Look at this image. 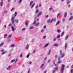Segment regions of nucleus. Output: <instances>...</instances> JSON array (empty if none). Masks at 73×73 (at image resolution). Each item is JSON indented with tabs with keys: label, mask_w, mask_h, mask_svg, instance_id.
Returning <instances> with one entry per match:
<instances>
[{
	"label": "nucleus",
	"mask_w": 73,
	"mask_h": 73,
	"mask_svg": "<svg viewBox=\"0 0 73 73\" xmlns=\"http://www.w3.org/2000/svg\"><path fill=\"white\" fill-rule=\"evenodd\" d=\"M53 62L54 65L55 66H57L55 68H54V70H52V73H54V72H55V71H57V70H58V65L55 64V61L53 60Z\"/></svg>",
	"instance_id": "f257e3e1"
},
{
	"label": "nucleus",
	"mask_w": 73,
	"mask_h": 73,
	"mask_svg": "<svg viewBox=\"0 0 73 73\" xmlns=\"http://www.w3.org/2000/svg\"><path fill=\"white\" fill-rule=\"evenodd\" d=\"M11 23L13 25L14 27H15V19H14V17H12L11 18Z\"/></svg>",
	"instance_id": "f03ea898"
},
{
	"label": "nucleus",
	"mask_w": 73,
	"mask_h": 73,
	"mask_svg": "<svg viewBox=\"0 0 73 73\" xmlns=\"http://www.w3.org/2000/svg\"><path fill=\"white\" fill-rule=\"evenodd\" d=\"M60 54L61 56V58H63L64 56H65V54L64 53H62V50H60Z\"/></svg>",
	"instance_id": "7ed1b4c3"
},
{
	"label": "nucleus",
	"mask_w": 73,
	"mask_h": 73,
	"mask_svg": "<svg viewBox=\"0 0 73 73\" xmlns=\"http://www.w3.org/2000/svg\"><path fill=\"white\" fill-rule=\"evenodd\" d=\"M65 66V65L64 64H62V65L60 73H63V72H64V68Z\"/></svg>",
	"instance_id": "20e7f679"
},
{
	"label": "nucleus",
	"mask_w": 73,
	"mask_h": 73,
	"mask_svg": "<svg viewBox=\"0 0 73 73\" xmlns=\"http://www.w3.org/2000/svg\"><path fill=\"white\" fill-rule=\"evenodd\" d=\"M36 23V21H35L34 23H33V25L35 24V27H37V26H38V25L40 23H38L35 24Z\"/></svg>",
	"instance_id": "39448f33"
},
{
	"label": "nucleus",
	"mask_w": 73,
	"mask_h": 73,
	"mask_svg": "<svg viewBox=\"0 0 73 73\" xmlns=\"http://www.w3.org/2000/svg\"><path fill=\"white\" fill-rule=\"evenodd\" d=\"M58 61L57 62V63L58 64H61V63L62 61H61V60H60V57H59L58 58Z\"/></svg>",
	"instance_id": "423d86ee"
},
{
	"label": "nucleus",
	"mask_w": 73,
	"mask_h": 73,
	"mask_svg": "<svg viewBox=\"0 0 73 73\" xmlns=\"http://www.w3.org/2000/svg\"><path fill=\"white\" fill-rule=\"evenodd\" d=\"M42 12L41 11H40L39 12V13L38 14V15L37 16V17H39L40 16H41V14H42Z\"/></svg>",
	"instance_id": "0eeeda50"
},
{
	"label": "nucleus",
	"mask_w": 73,
	"mask_h": 73,
	"mask_svg": "<svg viewBox=\"0 0 73 73\" xmlns=\"http://www.w3.org/2000/svg\"><path fill=\"white\" fill-rule=\"evenodd\" d=\"M7 12H8V11H6L5 10H4L3 11V12H2V15H4V14H5L4 13H5L6 14H7Z\"/></svg>",
	"instance_id": "6e6552de"
},
{
	"label": "nucleus",
	"mask_w": 73,
	"mask_h": 73,
	"mask_svg": "<svg viewBox=\"0 0 73 73\" xmlns=\"http://www.w3.org/2000/svg\"><path fill=\"white\" fill-rule=\"evenodd\" d=\"M1 1H1L0 3V5L1 7H2V6H3V0H1Z\"/></svg>",
	"instance_id": "1a4fd4ad"
},
{
	"label": "nucleus",
	"mask_w": 73,
	"mask_h": 73,
	"mask_svg": "<svg viewBox=\"0 0 73 73\" xmlns=\"http://www.w3.org/2000/svg\"><path fill=\"white\" fill-rule=\"evenodd\" d=\"M49 45V43H47L44 46V48H45L46 47H47V46H48Z\"/></svg>",
	"instance_id": "9d476101"
},
{
	"label": "nucleus",
	"mask_w": 73,
	"mask_h": 73,
	"mask_svg": "<svg viewBox=\"0 0 73 73\" xmlns=\"http://www.w3.org/2000/svg\"><path fill=\"white\" fill-rule=\"evenodd\" d=\"M67 16V13L65 12L64 14V17L65 18H66V16Z\"/></svg>",
	"instance_id": "9b49d317"
},
{
	"label": "nucleus",
	"mask_w": 73,
	"mask_h": 73,
	"mask_svg": "<svg viewBox=\"0 0 73 73\" xmlns=\"http://www.w3.org/2000/svg\"><path fill=\"white\" fill-rule=\"evenodd\" d=\"M29 29L30 30H32V29H34V27L31 26L29 27Z\"/></svg>",
	"instance_id": "f8f14e48"
},
{
	"label": "nucleus",
	"mask_w": 73,
	"mask_h": 73,
	"mask_svg": "<svg viewBox=\"0 0 73 73\" xmlns=\"http://www.w3.org/2000/svg\"><path fill=\"white\" fill-rule=\"evenodd\" d=\"M68 37H69V35H66L65 38V40H67V39L68 38Z\"/></svg>",
	"instance_id": "ddd939ff"
},
{
	"label": "nucleus",
	"mask_w": 73,
	"mask_h": 73,
	"mask_svg": "<svg viewBox=\"0 0 73 73\" xmlns=\"http://www.w3.org/2000/svg\"><path fill=\"white\" fill-rule=\"evenodd\" d=\"M67 47V43H65L64 45L65 49H66Z\"/></svg>",
	"instance_id": "4468645a"
},
{
	"label": "nucleus",
	"mask_w": 73,
	"mask_h": 73,
	"mask_svg": "<svg viewBox=\"0 0 73 73\" xmlns=\"http://www.w3.org/2000/svg\"><path fill=\"white\" fill-rule=\"evenodd\" d=\"M66 1L67 2V4H68L70 3V0H66Z\"/></svg>",
	"instance_id": "2eb2a0df"
},
{
	"label": "nucleus",
	"mask_w": 73,
	"mask_h": 73,
	"mask_svg": "<svg viewBox=\"0 0 73 73\" xmlns=\"http://www.w3.org/2000/svg\"><path fill=\"white\" fill-rule=\"evenodd\" d=\"M35 5V3H33V5L31 6V9H32V8H33L34 7Z\"/></svg>",
	"instance_id": "dca6fc26"
},
{
	"label": "nucleus",
	"mask_w": 73,
	"mask_h": 73,
	"mask_svg": "<svg viewBox=\"0 0 73 73\" xmlns=\"http://www.w3.org/2000/svg\"><path fill=\"white\" fill-rule=\"evenodd\" d=\"M7 52H8V51H6L5 52H2V53H1V54H2L3 55V54H5V53H7Z\"/></svg>",
	"instance_id": "f3484780"
},
{
	"label": "nucleus",
	"mask_w": 73,
	"mask_h": 73,
	"mask_svg": "<svg viewBox=\"0 0 73 73\" xmlns=\"http://www.w3.org/2000/svg\"><path fill=\"white\" fill-rule=\"evenodd\" d=\"M73 16L70 17L69 19V21H70V20H72V19H73Z\"/></svg>",
	"instance_id": "a211bd4d"
},
{
	"label": "nucleus",
	"mask_w": 73,
	"mask_h": 73,
	"mask_svg": "<svg viewBox=\"0 0 73 73\" xmlns=\"http://www.w3.org/2000/svg\"><path fill=\"white\" fill-rule=\"evenodd\" d=\"M51 52V50H50V49L49 50V52L48 53V55H50Z\"/></svg>",
	"instance_id": "6ab92c4d"
},
{
	"label": "nucleus",
	"mask_w": 73,
	"mask_h": 73,
	"mask_svg": "<svg viewBox=\"0 0 73 73\" xmlns=\"http://www.w3.org/2000/svg\"><path fill=\"white\" fill-rule=\"evenodd\" d=\"M25 48L26 49H28L29 48V45L28 44L26 45Z\"/></svg>",
	"instance_id": "aec40b11"
},
{
	"label": "nucleus",
	"mask_w": 73,
	"mask_h": 73,
	"mask_svg": "<svg viewBox=\"0 0 73 73\" xmlns=\"http://www.w3.org/2000/svg\"><path fill=\"white\" fill-rule=\"evenodd\" d=\"M33 3V1H32L30 2L29 6L31 7V5H32Z\"/></svg>",
	"instance_id": "412c9836"
},
{
	"label": "nucleus",
	"mask_w": 73,
	"mask_h": 73,
	"mask_svg": "<svg viewBox=\"0 0 73 73\" xmlns=\"http://www.w3.org/2000/svg\"><path fill=\"white\" fill-rule=\"evenodd\" d=\"M4 43V42H2L0 44V47H1Z\"/></svg>",
	"instance_id": "4be33fe9"
},
{
	"label": "nucleus",
	"mask_w": 73,
	"mask_h": 73,
	"mask_svg": "<svg viewBox=\"0 0 73 73\" xmlns=\"http://www.w3.org/2000/svg\"><path fill=\"white\" fill-rule=\"evenodd\" d=\"M58 46V44H54L53 45L54 46Z\"/></svg>",
	"instance_id": "5701e85b"
},
{
	"label": "nucleus",
	"mask_w": 73,
	"mask_h": 73,
	"mask_svg": "<svg viewBox=\"0 0 73 73\" xmlns=\"http://www.w3.org/2000/svg\"><path fill=\"white\" fill-rule=\"evenodd\" d=\"M23 1V0H19L18 1L19 4H21V3Z\"/></svg>",
	"instance_id": "b1692460"
},
{
	"label": "nucleus",
	"mask_w": 73,
	"mask_h": 73,
	"mask_svg": "<svg viewBox=\"0 0 73 73\" xmlns=\"http://www.w3.org/2000/svg\"><path fill=\"white\" fill-rule=\"evenodd\" d=\"M44 29H42L41 31V33H44Z\"/></svg>",
	"instance_id": "393cba45"
},
{
	"label": "nucleus",
	"mask_w": 73,
	"mask_h": 73,
	"mask_svg": "<svg viewBox=\"0 0 73 73\" xmlns=\"http://www.w3.org/2000/svg\"><path fill=\"white\" fill-rule=\"evenodd\" d=\"M39 12V11H38V10L37 9L36 10L35 13L36 14H37V13H38Z\"/></svg>",
	"instance_id": "a878e982"
},
{
	"label": "nucleus",
	"mask_w": 73,
	"mask_h": 73,
	"mask_svg": "<svg viewBox=\"0 0 73 73\" xmlns=\"http://www.w3.org/2000/svg\"><path fill=\"white\" fill-rule=\"evenodd\" d=\"M17 12H15L14 14V17H16L17 15Z\"/></svg>",
	"instance_id": "bb28decb"
},
{
	"label": "nucleus",
	"mask_w": 73,
	"mask_h": 73,
	"mask_svg": "<svg viewBox=\"0 0 73 73\" xmlns=\"http://www.w3.org/2000/svg\"><path fill=\"white\" fill-rule=\"evenodd\" d=\"M44 66V64H42L40 66V68H43V66Z\"/></svg>",
	"instance_id": "cd10ccee"
},
{
	"label": "nucleus",
	"mask_w": 73,
	"mask_h": 73,
	"mask_svg": "<svg viewBox=\"0 0 73 73\" xmlns=\"http://www.w3.org/2000/svg\"><path fill=\"white\" fill-rule=\"evenodd\" d=\"M64 32H63L61 34V37H62L63 36H64Z\"/></svg>",
	"instance_id": "c85d7f7f"
},
{
	"label": "nucleus",
	"mask_w": 73,
	"mask_h": 73,
	"mask_svg": "<svg viewBox=\"0 0 73 73\" xmlns=\"http://www.w3.org/2000/svg\"><path fill=\"white\" fill-rule=\"evenodd\" d=\"M11 66H9L6 68V69L7 70H9Z\"/></svg>",
	"instance_id": "c756f323"
},
{
	"label": "nucleus",
	"mask_w": 73,
	"mask_h": 73,
	"mask_svg": "<svg viewBox=\"0 0 73 73\" xmlns=\"http://www.w3.org/2000/svg\"><path fill=\"white\" fill-rule=\"evenodd\" d=\"M50 19H48L47 21V23H50Z\"/></svg>",
	"instance_id": "7c9ffc66"
},
{
	"label": "nucleus",
	"mask_w": 73,
	"mask_h": 73,
	"mask_svg": "<svg viewBox=\"0 0 73 73\" xmlns=\"http://www.w3.org/2000/svg\"><path fill=\"white\" fill-rule=\"evenodd\" d=\"M7 34H5L4 36V38H6V37H7Z\"/></svg>",
	"instance_id": "2f4dec72"
},
{
	"label": "nucleus",
	"mask_w": 73,
	"mask_h": 73,
	"mask_svg": "<svg viewBox=\"0 0 73 73\" xmlns=\"http://www.w3.org/2000/svg\"><path fill=\"white\" fill-rule=\"evenodd\" d=\"M14 61H15V60L13 59L11 61V63H12V62H14Z\"/></svg>",
	"instance_id": "473e14b6"
},
{
	"label": "nucleus",
	"mask_w": 73,
	"mask_h": 73,
	"mask_svg": "<svg viewBox=\"0 0 73 73\" xmlns=\"http://www.w3.org/2000/svg\"><path fill=\"white\" fill-rule=\"evenodd\" d=\"M60 23V21H58V22L56 24V26L57 25H58V24H59Z\"/></svg>",
	"instance_id": "72a5a7b5"
},
{
	"label": "nucleus",
	"mask_w": 73,
	"mask_h": 73,
	"mask_svg": "<svg viewBox=\"0 0 73 73\" xmlns=\"http://www.w3.org/2000/svg\"><path fill=\"white\" fill-rule=\"evenodd\" d=\"M11 28H12V31H15V30L14 29V28H13V26H11Z\"/></svg>",
	"instance_id": "f704fd0d"
},
{
	"label": "nucleus",
	"mask_w": 73,
	"mask_h": 73,
	"mask_svg": "<svg viewBox=\"0 0 73 73\" xmlns=\"http://www.w3.org/2000/svg\"><path fill=\"white\" fill-rule=\"evenodd\" d=\"M55 60H57V55H56L55 56Z\"/></svg>",
	"instance_id": "c9c22d12"
},
{
	"label": "nucleus",
	"mask_w": 73,
	"mask_h": 73,
	"mask_svg": "<svg viewBox=\"0 0 73 73\" xmlns=\"http://www.w3.org/2000/svg\"><path fill=\"white\" fill-rule=\"evenodd\" d=\"M70 70L71 73H73V69H71Z\"/></svg>",
	"instance_id": "e433bc0d"
},
{
	"label": "nucleus",
	"mask_w": 73,
	"mask_h": 73,
	"mask_svg": "<svg viewBox=\"0 0 73 73\" xmlns=\"http://www.w3.org/2000/svg\"><path fill=\"white\" fill-rule=\"evenodd\" d=\"M57 32L58 33H60V32H61V31H60V30L58 29L57 30Z\"/></svg>",
	"instance_id": "4c0bfd02"
},
{
	"label": "nucleus",
	"mask_w": 73,
	"mask_h": 73,
	"mask_svg": "<svg viewBox=\"0 0 73 73\" xmlns=\"http://www.w3.org/2000/svg\"><path fill=\"white\" fill-rule=\"evenodd\" d=\"M60 35H58L57 36V38H60Z\"/></svg>",
	"instance_id": "58836bf2"
},
{
	"label": "nucleus",
	"mask_w": 73,
	"mask_h": 73,
	"mask_svg": "<svg viewBox=\"0 0 73 73\" xmlns=\"http://www.w3.org/2000/svg\"><path fill=\"white\" fill-rule=\"evenodd\" d=\"M14 46H15V45L14 44H12L11 45V48L12 47H14Z\"/></svg>",
	"instance_id": "ea45409f"
},
{
	"label": "nucleus",
	"mask_w": 73,
	"mask_h": 73,
	"mask_svg": "<svg viewBox=\"0 0 73 73\" xmlns=\"http://www.w3.org/2000/svg\"><path fill=\"white\" fill-rule=\"evenodd\" d=\"M14 9H15L14 8H12L11 10V12H12V11H13Z\"/></svg>",
	"instance_id": "a19ab883"
},
{
	"label": "nucleus",
	"mask_w": 73,
	"mask_h": 73,
	"mask_svg": "<svg viewBox=\"0 0 73 73\" xmlns=\"http://www.w3.org/2000/svg\"><path fill=\"white\" fill-rule=\"evenodd\" d=\"M52 7H50L49 9V10H50V11H52Z\"/></svg>",
	"instance_id": "79ce46f5"
},
{
	"label": "nucleus",
	"mask_w": 73,
	"mask_h": 73,
	"mask_svg": "<svg viewBox=\"0 0 73 73\" xmlns=\"http://www.w3.org/2000/svg\"><path fill=\"white\" fill-rule=\"evenodd\" d=\"M22 56H23V54H21V55H20V58H21L22 57Z\"/></svg>",
	"instance_id": "37998d69"
},
{
	"label": "nucleus",
	"mask_w": 73,
	"mask_h": 73,
	"mask_svg": "<svg viewBox=\"0 0 73 73\" xmlns=\"http://www.w3.org/2000/svg\"><path fill=\"white\" fill-rule=\"evenodd\" d=\"M63 21L64 22L65 21V18H63L62 19Z\"/></svg>",
	"instance_id": "c03bdc74"
},
{
	"label": "nucleus",
	"mask_w": 73,
	"mask_h": 73,
	"mask_svg": "<svg viewBox=\"0 0 73 73\" xmlns=\"http://www.w3.org/2000/svg\"><path fill=\"white\" fill-rule=\"evenodd\" d=\"M25 28H24L22 29V31H25Z\"/></svg>",
	"instance_id": "a18cd8bd"
},
{
	"label": "nucleus",
	"mask_w": 73,
	"mask_h": 73,
	"mask_svg": "<svg viewBox=\"0 0 73 73\" xmlns=\"http://www.w3.org/2000/svg\"><path fill=\"white\" fill-rule=\"evenodd\" d=\"M1 52H4V49H3L1 50Z\"/></svg>",
	"instance_id": "49530a36"
},
{
	"label": "nucleus",
	"mask_w": 73,
	"mask_h": 73,
	"mask_svg": "<svg viewBox=\"0 0 73 73\" xmlns=\"http://www.w3.org/2000/svg\"><path fill=\"white\" fill-rule=\"evenodd\" d=\"M11 37H12V35H10L8 37H9V38H11Z\"/></svg>",
	"instance_id": "de8ad7c7"
},
{
	"label": "nucleus",
	"mask_w": 73,
	"mask_h": 73,
	"mask_svg": "<svg viewBox=\"0 0 73 73\" xmlns=\"http://www.w3.org/2000/svg\"><path fill=\"white\" fill-rule=\"evenodd\" d=\"M39 7H40L41 6V3H40L39 4Z\"/></svg>",
	"instance_id": "09e8293b"
},
{
	"label": "nucleus",
	"mask_w": 73,
	"mask_h": 73,
	"mask_svg": "<svg viewBox=\"0 0 73 73\" xmlns=\"http://www.w3.org/2000/svg\"><path fill=\"white\" fill-rule=\"evenodd\" d=\"M53 19V21H54V22L56 21V19Z\"/></svg>",
	"instance_id": "8fccbe9b"
},
{
	"label": "nucleus",
	"mask_w": 73,
	"mask_h": 73,
	"mask_svg": "<svg viewBox=\"0 0 73 73\" xmlns=\"http://www.w3.org/2000/svg\"><path fill=\"white\" fill-rule=\"evenodd\" d=\"M16 23H17V24H18V23H19V20H17L16 21Z\"/></svg>",
	"instance_id": "3c124183"
},
{
	"label": "nucleus",
	"mask_w": 73,
	"mask_h": 73,
	"mask_svg": "<svg viewBox=\"0 0 73 73\" xmlns=\"http://www.w3.org/2000/svg\"><path fill=\"white\" fill-rule=\"evenodd\" d=\"M36 52V50L35 49L33 50V53H35V52Z\"/></svg>",
	"instance_id": "603ef678"
},
{
	"label": "nucleus",
	"mask_w": 73,
	"mask_h": 73,
	"mask_svg": "<svg viewBox=\"0 0 73 73\" xmlns=\"http://www.w3.org/2000/svg\"><path fill=\"white\" fill-rule=\"evenodd\" d=\"M46 38V36H43V39H45Z\"/></svg>",
	"instance_id": "864d4df0"
},
{
	"label": "nucleus",
	"mask_w": 73,
	"mask_h": 73,
	"mask_svg": "<svg viewBox=\"0 0 73 73\" xmlns=\"http://www.w3.org/2000/svg\"><path fill=\"white\" fill-rule=\"evenodd\" d=\"M56 38H54L53 39V41H56Z\"/></svg>",
	"instance_id": "5fc2aeb1"
},
{
	"label": "nucleus",
	"mask_w": 73,
	"mask_h": 73,
	"mask_svg": "<svg viewBox=\"0 0 73 73\" xmlns=\"http://www.w3.org/2000/svg\"><path fill=\"white\" fill-rule=\"evenodd\" d=\"M30 72V70L29 69L27 71V73H29Z\"/></svg>",
	"instance_id": "6e6d98bb"
},
{
	"label": "nucleus",
	"mask_w": 73,
	"mask_h": 73,
	"mask_svg": "<svg viewBox=\"0 0 73 73\" xmlns=\"http://www.w3.org/2000/svg\"><path fill=\"white\" fill-rule=\"evenodd\" d=\"M53 19H52L51 21H50V23H52V21H53Z\"/></svg>",
	"instance_id": "4d7b16f0"
},
{
	"label": "nucleus",
	"mask_w": 73,
	"mask_h": 73,
	"mask_svg": "<svg viewBox=\"0 0 73 73\" xmlns=\"http://www.w3.org/2000/svg\"><path fill=\"white\" fill-rule=\"evenodd\" d=\"M60 13H59V14H58L57 16V17H58L59 16H60Z\"/></svg>",
	"instance_id": "13d9d810"
},
{
	"label": "nucleus",
	"mask_w": 73,
	"mask_h": 73,
	"mask_svg": "<svg viewBox=\"0 0 73 73\" xmlns=\"http://www.w3.org/2000/svg\"><path fill=\"white\" fill-rule=\"evenodd\" d=\"M46 59H47V58L46 57L44 58V61H46Z\"/></svg>",
	"instance_id": "bf43d9fd"
},
{
	"label": "nucleus",
	"mask_w": 73,
	"mask_h": 73,
	"mask_svg": "<svg viewBox=\"0 0 73 73\" xmlns=\"http://www.w3.org/2000/svg\"><path fill=\"white\" fill-rule=\"evenodd\" d=\"M29 57V54H28L27 56V58H28Z\"/></svg>",
	"instance_id": "052dcab7"
},
{
	"label": "nucleus",
	"mask_w": 73,
	"mask_h": 73,
	"mask_svg": "<svg viewBox=\"0 0 73 73\" xmlns=\"http://www.w3.org/2000/svg\"><path fill=\"white\" fill-rule=\"evenodd\" d=\"M17 59H16L15 60V63H16V62H17Z\"/></svg>",
	"instance_id": "680f3d73"
},
{
	"label": "nucleus",
	"mask_w": 73,
	"mask_h": 73,
	"mask_svg": "<svg viewBox=\"0 0 73 73\" xmlns=\"http://www.w3.org/2000/svg\"><path fill=\"white\" fill-rule=\"evenodd\" d=\"M11 25H12L11 23H10V24H9L8 25L9 27H11Z\"/></svg>",
	"instance_id": "e2e57ef3"
},
{
	"label": "nucleus",
	"mask_w": 73,
	"mask_h": 73,
	"mask_svg": "<svg viewBox=\"0 0 73 73\" xmlns=\"http://www.w3.org/2000/svg\"><path fill=\"white\" fill-rule=\"evenodd\" d=\"M26 27H28V23L27 22L26 23Z\"/></svg>",
	"instance_id": "0e129e2a"
},
{
	"label": "nucleus",
	"mask_w": 73,
	"mask_h": 73,
	"mask_svg": "<svg viewBox=\"0 0 73 73\" xmlns=\"http://www.w3.org/2000/svg\"><path fill=\"white\" fill-rule=\"evenodd\" d=\"M47 72V70H45L44 72L43 73H46V72Z\"/></svg>",
	"instance_id": "69168bd1"
},
{
	"label": "nucleus",
	"mask_w": 73,
	"mask_h": 73,
	"mask_svg": "<svg viewBox=\"0 0 73 73\" xmlns=\"http://www.w3.org/2000/svg\"><path fill=\"white\" fill-rule=\"evenodd\" d=\"M46 28V26H44L43 27L44 29H45Z\"/></svg>",
	"instance_id": "338daca9"
},
{
	"label": "nucleus",
	"mask_w": 73,
	"mask_h": 73,
	"mask_svg": "<svg viewBox=\"0 0 73 73\" xmlns=\"http://www.w3.org/2000/svg\"><path fill=\"white\" fill-rule=\"evenodd\" d=\"M34 41H35V40L32 39V42H34Z\"/></svg>",
	"instance_id": "774afa93"
}]
</instances>
